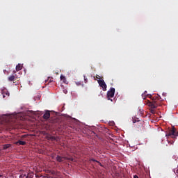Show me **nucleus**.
I'll return each mask as SVG.
<instances>
[{
	"label": "nucleus",
	"instance_id": "obj_1",
	"mask_svg": "<svg viewBox=\"0 0 178 178\" xmlns=\"http://www.w3.org/2000/svg\"><path fill=\"white\" fill-rule=\"evenodd\" d=\"M149 98L152 99V102H148V106H149V108H151L152 109H155L156 108H158L157 101H159V99H161L159 95H156L154 97L150 96Z\"/></svg>",
	"mask_w": 178,
	"mask_h": 178
},
{
	"label": "nucleus",
	"instance_id": "obj_2",
	"mask_svg": "<svg viewBox=\"0 0 178 178\" xmlns=\"http://www.w3.org/2000/svg\"><path fill=\"white\" fill-rule=\"evenodd\" d=\"M56 159L57 162H60V163L65 162V161L66 160L73 161V158L72 157L67 158L65 156H60L59 155L56 156Z\"/></svg>",
	"mask_w": 178,
	"mask_h": 178
},
{
	"label": "nucleus",
	"instance_id": "obj_3",
	"mask_svg": "<svg viewBox=\"0 0 178 178\" xmlns=\"http://www.w3.org/2000/svg\"><path fill=\"white\" fill-rule=\"evenodd\" d=\"M166 137H171V138H175L176 137V130L175 129H170L166 134Z\"/></svg>",
	"mask_w": 178,
	"mask_h": 178
},
{
	"label": "nucleus",
	"instance_id": "obj_4",
	"mask_svg": "<svg viewBox=\"0 0 178 178\" xmlns=\"http://www.w3.org/2000/svg\"><path fill=\"white\" fill-rule=\"evenodd\" d=\"M98 84L102 87L103 91H106V83L104 79L97 80Z\"/></svg>",
	"mask_w": 178,
	"mask_h": 178
},
{
	"label": "nucleus",
	"instance_id": "obj_5",
	"mask_svg": "<svg viewBox=\"0 0 178 178\" xmlns=\"http://www.w3.org/2000/svg\"><path fill=\"white\" fill-rule=\"evenodd\" d=\"M113 97H115V88H111L107 92V98H113Z\"/></svg>",
	"mask_w": 178,
	"mask_h": 178
},
{
	"label": "nucleus",
	"instance_id": "obj_6",
	"mask_svg": "<svg viewBox=\"0 0 178 178\" xmlns=\"http://www.w3.org/2000/svg\"><path fill=\"white\" fill-rule=\"evenodd\" d=\"M49 118H51V113H49V111H47L43 115V119H45L47 120V119H49Z\"/></svg>",
	"mask_w": 178,
	"mask_h": 178
},
{
	"label": "nucleus",
	"instance_id": "obj_7",
	"mask_svg": "<svg viewBox=\"0 0 178 178\" xmlns=\"http://www.w3.org/2000/svg\"><path fill=\"white\" fill-rule=\"evenodd\" d=\"M16 145H26V141H22V140H18L17 142L15 143Z\"/></svg>",
	"mask_w": 178,
	"mask_h": 178
},
{
	"label": "nucleus",
	"instance_id": "obj_8",
	"mask_svg": "<svg viewBox=\"0 0 178 178\" xmlns=\"http://www.w3.org/2000/svg\"><path fill=\"white\" fill-rule=\"evenodd\" d=\"M8 148H10V144H6L3 145V149H8Z\"/></svg>",
	"mask_w": 178,
	"mask_h": 178
},
{
	"label": "nucleus",
	"instance_id": "obj_9",
	"mask_svg": "<svg viewBox=\"0 0 178 178\" xmlns=\"http://www.w3.org/2000/svg\"><path fill=\"white\" fill-rule=\"evenodd\" d=\"M22 65L20 64L17 65L16 66V70L17 72H19V70H22Z\"/></svg>",
	"mask_w": 178,
	"mask_h": 178
},
{
	"label": "nucleus",
	"instance_id": "obj_10",
	"mask_svg": "<svg viewBox=\"0 0 178 178\" xmlns=\"http://www.w3.org/2000/svg\"><path fill=\"white\" fill-rule=\"evenodd\" d=\"M8 81H15V76L14 75H12L8 77Z\"/></svg>",
	"mask_w": 178,
	"mask_h": 178
},
{
	"label": "nucleus",
	"instance_id": "obj_11",
	"mask_svg": "<svg viewBox=\"0 0 178 178\" xmlns=\"http://www.w3.org/2000/svg\"><path fill=\"white\" fill-rule=\"evenodd\" d=\"M60 80H63V83H65V81H66V77H65V76H63V75H61Z\"/></svg>",
	"mask_w": 178,
	"mask_h": 178
},
{
	"label": "nucleus",
	"instance_id": "obj_12",
	"mask_svg": "<svg viewBox=\"0 0 178 178\" xmlns=\"http://www.w3.org/2000/svg\"><path fill=\"white\" fill-rule=\"evenodd\" d=\"M51 135L47 134V136H46V138H47V140H49V141H51Z\"/></svg>",
	"mask_w": 178,
	"mask_h": 178
},
{
	"label": "nucleus",
	"instance_id": "obj_13",
	"mask_svg": "<svg viewBox=\"0 0 178 178\" xmlns=\"http://www.w3.org/2000/svg\"><path fill=\"white\" fill-rule=\"evenodd\" d=\"M83 79H84L85 83H88V79H87V76H86V75L83 76Z\"/></svg>",
	"mask_w": 178,
	"mask_h": 178
},
{
	"label": "nucleus",
	"instance_id": "obj_14",
	"mask_svg": "<svg viewBox=\"0 0 178 178\" xmlns=\"http://www.w3.org/2000/svg\"><path fill=\"white\" fill-rule=\"evenodd\" d=\"M56 140V138L55 136H51L50 141H55Z\"/></svg>",
	"mask_w": 178,
	"mask_h": 178
},
{
	"label": "nucleus",
	"instance_id": "obj_15",
	"mask_svg": "<svg viewBox=\"0 0 178 178\" xmlns=\"http://www.w3.org/2000/svg\"><path fill=\"white\" fill-rule=\"evenodd\" d=\"M91 161H92L93 162H97V163H99L101 165V163H99V161H98L94 159H92Z\"/></svg>",
	"mask_w": 178,
	"mask_h": 178
},
{
	"label": "nucleus",
	"instance_id": "obj_16",
	"mask_svg": "<svg viewBox=\"0 0 178 178\" xmlns=\"http://www.w3.org/2000/svg\"><path fill=\"white\" fill-rule=\"evenodd\" d=\"M145 95H147V91H145L144 94L142 95V97H145Z\"/></svg>",
	"mask_w": 178,
	"mask_h": 178
},
{
	"label": "nucleus",
	"instance_id": "obj_17",
	"mask_svg": "<svg viewBox=\"0 0 178 178\" xmlns=\"http://www.w3.org/2000/svg\"><path fill=\"white\" fill-rule=\"evenodd\" d=\"M26 178H33V177H31V175H28L26 177Z\"/></svg>",
	"mask_w": 178,
	"mask_h": 178
},
{
	"label": "nucleus",
	"instance_id": "obj_18",
	"mask_svg": "<svg viewBox=\"0 0 178 178\" xmlns=\"http://www.w3.org/2000/svg\"><path fill=\"white\" fill-rule=\"evenodd\" d=\"M96 79H101V76L98 74L96 75Z\"/></svg>",
	"mask_w": 178,
	"mask_h": 178
},
{
	"label": "nucleus",
	"instance_id": "obj_19",
	"mask_svg": "<svg viewBox=\"0 0 178 178\" xmlns=\"http://www.w3.org/2000/svg\"><path fill=\"white\" fill-rule=\"evenodd\" d=\"M108 101H111V102L113 101L112 99H111V98H109V97H108Z\"/></svg>",
	"mask_w": 178,
	"mask_h": 178
},
{
	"label": "nucleus",
	"instance_id": "obj_20",
	"mask_svg": "<svg viewBox=\"0 0 178 178\" xmlns=\"http://www.w3.org/2000/svg\"><path fill=\"white\" fill-rule=\"evenodd\" d=\"M154 112H155V111L151 110V113H154Z\"/></svg>",
	"mask_w": 178,
	"mask_h": 178
},
{
	"label": "nucleus",
	"instance_id": "obj_21",
	"mask_svg": "<svg viewBox=\"0 0 178 178\" xmlns=\"http://www.w3.org/2000/svg\"><path fill=\"white\" fill-rule=\"evenodd\" d=\"M134 178H138V176L134 175Z\"/></svg>",
	"mask_w": 178,
	"mask_h": 178
},
{
	"label": "nucleus",
	"instance_id": "obj_22",
	"mask_svg": "<svg viewBox=\"0 0 178 178\" xmlns=\"http://www.w3.org/2000/svg\"><path fill=\"white\" fill-rule=\"evenodd\" d=\"M26 136H27V135H24V136H22V138L24 137H26Z\"/></svg>",
	"mask_w": 178,
	"mask_h": 178
},
{
	"label": "nucleus",
	"instance_id": "obj_23",
	"mask_svg": "<svg viewBox=\"0 0 178 178\" xmlns=\"http://www.w3.org/2000/svg\"><path fill=\"white\" fill-rule=\"evenodd\" d=\"M65 92V94H66V92H67V90H65V92Z\"/></svg>",
	"mask_w": 178,
	"mask_h": 178
},
{
	"label": "nucleus",
	"instance_id": "obj_24",
	"mask_svg": "<svg viewBox=\"0 0 178 178\" xmlns=\"http://www.w3.org/2000/svg\"><path fill=\"white\" fill-rule=\"evenodd\" d=\"M65 92V94H66V92H67V90H65V92Z\"/></svg>",
	"mask_w": 178,
	"mask_h": 178
},
{
	"label": "nucleus",
	"instance_id": "obj_25",
	"mask_svg": "<svg viewBox=\"0 0 178 178\" xmlns=\"http://www.w3.org/2000/svg\"><path fill=\"white\" fill-rule=\"evenodd\" d=\"M6 95L9 96V92L6 93Z\"/></svg>",
	"mask_w": 178,
	"mask_h": 178
},
{
	"label": "nucleus",
	"instance_id": "obj_26",
	"mask_svg": "<svg viewBox=\"0 0 178 178\" xmlns=\"http://www.w3.org/2000/svg\"><path fill=\"white\" fill-rule=\"evenodd\" d=\"M136 120H134V121H133V123H136Z\"/></svg>",
	"mask_w": 178,
	"mask_h": 178
},
{
	"label": "nucleus",
	"instance_id": "obj_27",
	"mask_svg": "<svg viewBox=\"0 0 178 178\" xmlns=\"http://www.w3.org/2000/svg\"><path fill=\"white\" fill-rule=\"evenodd\" d=\"M3 97L5 98V95H3Z\"/></svg>",
	"mask_w": 178,
	"mask_h": 178
},
{
	"label": "nucleus",
	"instance_id": "obj_28",
	"mask_svg": "<svg viewBox=\"0 0 178 178\" xmlns=\"http://www.w3.org/2000/svg\"><path fill=\"white\" fill-rule=\"evenodd\" d=\"M0 177H2V175H0Z\"/></svg>",
	"mask_w": 178,
	"mask_h": 178
},
{
	"label": "nucleus",
	"instance_id": "obj_29",
	"mask_svg": "<svg viewBox=\"0 0 178 178\" xmlns=\"http://www.w3.org/2000/svg\"><path fill=\"white\" fill-rule=\"evenodd\" d=\"M177 172H178V170H177Z\"/></svg>",
	"mask_w": 178,
	"mask_h": 178
}]
</instances>
